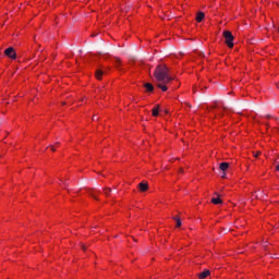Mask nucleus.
Listing matches in <instances>:
<instances>
[{"mask_svg": "<svg viewBox=\"0 0 279 279\" xmlns=\"http://www.w3.org/2000/svg\"><path fill=\"white\" fill-rule=\"evenodd\" d=\"M154 77L157 82V88H160L163 93H167V90H169L167 84L173 82V76L169 75V68H167V65H157L154 72Z\"/></svg>", "mask_w": 279, "mask_h": 279, "instance_id": "nucleus-1", "label": "nucleus"}, {"mask_svg": "<svg viewBox=\"0 0 279 279\" xmlns=\"http://www.w3.org/2000/svg\"><path fill=\"white\" fill-rule=\"evenodd\" d=\"M223 38H225V43L229 47V49H232V47H234V36L232 35V32L225 31Z\"/></svg>", "mask_w": 279, "mask_h": 279, "instance_id": "nucleus-2", "label": "nucleus"}, {"mask_svg": "<svg viewBox=\"0 0 279 279\" xmlns=\"http://www.w3.org/2000/svg\"><path fill=\"white\" fill-rule=\"evenodd\" d=\"M4 56L11 58V60H16V51H14L13 47H9L4 50Z\"/></svg>", "mask_w": 279, "mask_h": 279, "instance_id": "nucleus-3", "label": "nucleus"}, {"mask_svg": "<svg viewBox=\"0 0 279 279\" xmlns=\"http://www.w3.org/2000/svg\"><path fill=\"white\" fill-rule=\"evenodd\" d=\"M138 189L142 193H145V191H147L149 189V185L147 184V182H141L138 184Z\"/></svg>", "mask_w": 279, "mask_h": 279, "instance_id": "nucleus-4", "label": "nucleus"}, {"mask_svg": "<svg viewBox=\"0 0 279 279\" xmlns=\"http://www.w3.org/2000/svg\"><path fill=\"white\" fill-rule=\"evenodd\" d=\"M215 195H217L218 197L217 198H211V204H215V205H219V204H223V201H221L220 195L215 193Z\"/></svg>", "mask_w": 279, "mask_h": 279, "instance_id": "nucleus-5", "label": "nucleus"}, {"mask_svg": "<svg viewBox=\"0 0 279 279\" xmlns=\"http://www.w3.org/2000/svg\"><path fill=\"white\" fill-rule=\"evenodd\" d=\"M205 17H206V14H204V12H198L196 15L197 23H202Z\"/></svg>", "mask_w": 279, "mask_h": 279, "instance_id": "nucleus-6", "label": "nucleus"}, {"mask_svg": "<svg viewBox=\"0 0 279 279\" xmlns=\"http://www.w3.org/2000/svg\"><path fill=\"white\" fill-rule=\"evenodd\" d=\"M144 87L146 88V93H154V85L151 83H145Z\"/></svg>", "mask_w": 279, "mask_h": 279, "instance_id": "nucleus-7", "label": "nucleus"}, {"mask_svg": "<svg viewBox=\"0 0 279 279\" xmlns=\"http://www.w3.org/2000/svg\"><path fill=\"white\" fill-rule=\"evenodd\" d=\"M209 275H210V270H204L203 272L198 274V278L205 279V278H208Z\"/></svg>", "mask_w": 279, "mask_h": 279, "instance_id": "nucleus-8", "label": "nucleus"}, {"mask_svg": "<svg viewBox=\"0 0 279 279\" xmlns=\"http://www.w3.org/2000/svg\"><path fill=\"white\" fill-rule=\"evenodd\" d=\"M160 112V105H156V107L153 108V117H158Z\"/></svg>", "mask_w": 279, "mask_h": 279, "instance_id": "nucleus-9", "label": "nucleus"}, {"mask_svg": "<svg viewBox=\"0 0 279 279\" xmlns=\"http://www.w3.org/2000/svg\"><path fill=\"white\" fill-rule=\"evenodd\" d=\"M229 167H230V163H228V162H221L219 166L220 171H228Z\"/></svg>", "mask_w": 279, "mask_h": 279, "instance_id": "nucleus-10", "label": "nucleus"}, {"mask_svg": "<svg viewBox=\"0 0 279 279\" xmlns=\"http://www.w3.org/2000/svg\"><path fill=\"white\" fill-rule=\"evenodd\" d=\"M111 193H112V189H110V187H105L104 189V195H106V197H110Z\"/></svg>", "mask_w": 279, "mask_h": 279, "instance_id": "nucleus-11", "label": "nucleus"}, {"mask_svg": "<svg viewBox=\"0 0 279 279\" xmlns=\"http://www.w3.org/2000/svg\"><path fill=\"white\" fill-rule=\"evenodd\" d=\"M95 75H96L97 80H101V76L104 75V71L102 70H96Z\"/></svg>", "mask_w": 279, "mask_h": 279, "instance_id": "nucleus-12", "label": "nucleus"}, {"mask_svg": "<svg viewBox=\"0 0 279 279\" xmlns=\"http://www.w3.org/2000/svg\"><path fill=\"white\" fill-rule=\"evenodd\" d=\"M173 220L177 222V228H180L182 226V220L180 219V217L174 216Z\"/></svg>", "mask_w": 279, "mask_h": 279, "instance_id": "nucleus-13", "label": "nucleus"}, {"mask_svg": "<svg viewBox=\"0 0 279 279\" xmlns=\"http://www.w3.org/2000/svg\"><path fill=\"white\" fill-rule=\"evenodd\" d=\"M87 193L92 195V197H94V199H98L97 196H95V194H93V190L92 189H87Z\"/></svg>", "mask_w": 279, "mask_h": 279, "instance_id": "nucleus-14", "label": "nucleus"}, {"mask_svg": "<svg viewBox=\"0 0 279 279\" xmlns=\"http://www.w3.org/2000/svg\"><path fill=\"white\" fill-rule=\"evenodd\" d=\"M114 62H116V66H121V59L116 58Z\"/></svg>", "mask_w": 279, "mask_h": 279, "instance_id": "nucleus-15", "label": "nucleus"}, {"mask_svg": "<svg viewBox=\"0 0 279 279\" xmlns=\"http://www.w3.org/2000/svg\"><path fill=\"white\" fill-rule=\"evenodd\" d=\"M81 247L83 252H86V245L82 244Z\"/></svg>", "mask_w": 279, "mask_h": 279, "instance_id": "nucleus-16", "label": "nucleus"}, {"mask_svg": "<svg viewBox=\"0 0 279 279\" xmlns=\"http://www.w3.org/2000/svg\"><path fill=\"white\" fill-rule=\"evenodd\" d=\"M258 156H260V151H257V153L255 154V158H258Z\"/></svg>", "mask_w": 279, "mask_h": 279, "instance_id": "nucleus-17", "label": "nucleus"}, {"mask_svg": "<svg viewBox=\"0 0 279 279\" xmlns=\"http://www.w3.org/2000/svg\"><path fill=\"white\" fill-rule=\"evenodd\" d=\"M51 151H56V147L50 146Z\"/></svg>", "mask_w": 279, "mask_h": 279, "instance_id": "nucleus-18", "label": "nucleus"}, {"mask_svg": "<svg viewBox=\"0 0 279 279\" xmlns=\"http://www.w3.org/2000/svg\"><path fill=\"white\" fill-rule=\"evenodd\" d=\"M61 182H63V184L65 185V189L69 186V185L66 184V182H64V181H62V180H61Z\"/></svg>", "mask_w": 279, "mask_h": 279, "instance_id": "nucleus-19", "label": "nucleus"}, {"mask_svg": "<svg viewBox=\"0 0 279 279\" xmlns=\"http://www.w3.org/2000/svg\"><path fill=\"white\" fill-rule=\"evenodd\" d=\"M180 173H184V170H183V169H180Z\"/></svg>", "mask_w": 279, "mask_h": 279, "instance_id": "nucleus-20", "label": "nucleus"}, {"mask_svg": "<svg viewBox=\"0 0 279 279\" xmlns=\"http://www.w3.org/2000/svg\"><path fill=\"white\" fill-rule=\"evenodd\" d=\"M56 145H57V146L60 145V142H57Z\"/></svg>", "mask_w": 279, "mask_h": 279, "instance_id": "nucleus-21", "label": "nucleus"}, {"mask_svg": "<svg viewBox=\"0 0 279 279\" xmlns=\"http://www.w3.org/2000/svg\"><path fill=\"white\" fill-rule=\"evenodd\" d=\"M222 178H226V173L222 174Z\"/></svg>", "mask_w": 279, "mask_h": 279, "instance_id": "nucleus-22", "label": "nucleus"}]
</instances>
